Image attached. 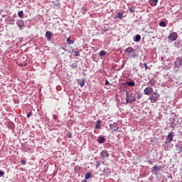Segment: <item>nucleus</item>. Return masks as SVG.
<instances>
[{"instance_id": "1", "label": "nucleus", "mask_w": 182, "mask_h": 182, "mask_svg": "<svg viewBox=\"0 0 182 182\" xmlns=\"http://www.w3.org/2000/svg\"><path fill=\"white\" fill-rule=\"evenodd\" d=\"M126 103H132V102H136V93L133 92H126Z\"/></svg>"}, {"instance_id": "2", "label": "nucleus", "mask_w": 182, "mask_h": 182, "mask_svg": "<svg viewBox=\"0 0 182 182\" xmlns=\"http://www.w3.org/2000/svg\"><path fill=\"white\" fill-rule=\"evenodd\" d=\"M177 38H178V35H177V33L176 32L170 33L168 37L171 42H174V41H177Z\"/></svg>"}, {"instance_id": "3", "label": "nucleus", "mask_w": 182, "mask_h": 182, "mask_svg": "<svg viewBox=\"0 0 182 182\" xmlns=\"http://www.w3.org/2000/svg\"><path fill=\"white\" fill-rule=\"evenodd\" d=\"M127 53H133L132 58H136V50L132 47H128L125 49Z\"/></svg>"}, {"instance_id": "4", "label": "nucleus", "mask_w": 182, "mask_h": 182, "mask_svg": "<svg viewBox=\"0 0 182 182\" xmlns=\"http://www.w3.org/2000/svg\"><path fill=\"white\" fill-rule=\"evenodd\" d=\"M153 87L149 86L146 87L144 90V94L146 95V96H150V95H151V93H153Z\"/></svg>"}, {"instance_id": "5", "label": "nucleus", "mask_w": 182, "mask_h": 182, "mask_svg": "<svg viewBox=\"0 0 182 182\" xmlns=\"http://www.w3.org/2000/svg\"><path fill=\"white\" fill-rule=\"evenodd\" d=\"M174 63H175V68H180L181 66L182 68V58L178 57L174 61Z\"/></svg>"}, {"instance_id": "6", "label": "nucleus", "mask_w": 182, "mask_h": 182, "mask_svg": "<svg viewBox=\"0 0 182 182\" xmlns=\"http://www.w3.org/2000/svg\"><path fill=\"white\" fill-rule=\"evenodd\" d=\"M159 97H160V95H151L149 98V100H151V103H156V102H157V100H159Z\"/></svg>"}, {"instance_id": "7", "label": "nucleus", "mask_w": 182, "mask_h": 182, "mask_svg": "<svg viewBox=\"0 0 182 182\" xmlns=\"http://www.w3.org/2000/svg\"><path fill=\"white\" fill-rule=\"evenodd\" d=\"M109 127L114 132H117L119 130V127H117V124H116V123L109 124Z\"/></svg>"}, {"instance_id": "8", "label": "nucleus", "mask_w": 182, "mask_h": 182, "mask_svg": "<svg viewBox=\"0 0 182 182\" xmlns=\"http://www.w3.org/2000/svg\"><path fill=\"white\" fill-rule=\"evenodd\" d=\"M166 140L167 141L166 143H171L173 141V132L168 134Z\"/></svg>"}, {"instance_id": "9", "label": "nucleus", "mask_w": 182, "mask_h": 182, "mask_svg": "<svg viewBox=\"0 0 182 182\" xmlns=\"http://www.w3.org/2000/svg\"><path fill=\"white\" fill-rule=\"evenodd\" d=\"M100 156L102 159H105V157H109V151L107 150H103L101 152Z\"/></svg>"}, {"instance_id": "10", "label": "nucleus", "mask_w": 182, "mask_h": 182, "mask_svg": "<svg viewBox=\"0 0 182 182\" xmlns=\"http://www.w3.org/2000/svg\"><path fill=\"white\" fill-rule=\"evenodd\" d=\"M46 38L48 39V41H50V39H52V32L46 31Z\"/></svg>"}, {"instance_id": "11", "label": "nucleus", "mask_w": 182, "mask_h": 182, "mask_svg": "<svg viewBox=\"0 0 182 182\" xmlns=\"http://www.w3.org/2000/svg\"><path fill=\"white\" fill-rule=\"evenodd\" d=\"M97 141H98V143L102 144L105 143V141H106V139H105V136H99L97 139Z\"/></svg>"}, {"instance_id": "12", "label": "nucleus", "mask_w": 182, "mask_h": 182, "mask_svg": "<svg viewBox=\"0 0 182 182\" xmlns=\"http://www.w3.org/2000/svg\"><path fill=\"white\" fill-rule=\"evenodd\" d=\"M159 3V0H150L149 4L151 6H156Z\"/></svg>"}, {"instance_id": "13", "label": "nucleus", "mask_w": 182, "mask_h": 182, "mask_svg": "<svg viewBox=\"0 0 182 182\" xmlns=\"http://www.w3.org/2000/svg\"><path fill=\"white\" fill-rule=\"evenodd\" d=\"M154 170L156 171V173H160V171L161 170V166H154L153 167Z\"/></svg>"}, {"instance_id": "14", "label": "nucleus", "mask_w": 182, "mask_h": 182, "mask_svg": "<svg viewBox=\"0 0 182 182\" xmlns=\"http://www.w3.org/2000/svg\"><path fill=\"white\" fill-rule=\"evenodd\" d=\"M115 18H118L119 19H122L123 18V12H119L115 16Z\"/></svg>"}, {"instance_id": "15", "label": "nucleus", "mask_w": 182, "mask_h": 182, "mask_svg": "<svg viewBox=\"0 0 182 182\" xmlns=\"http://www.w3.org/2000/svg\"><path fill=\"white\" fill-rule=\"evenodd\" d=\"M129 11L131 12V14H133V12L136 11V7L134 6H132L129 7Z\"/></svg>"}, {"instance_id": "16", "label": "nucleus", "mask_w": 182, "mask_h": 182, "mask_svg": "<svg viewBox=\"0 0 182 182\" xmlns=\"http://www.w3.org/2000/svg\"><path fill=\"white\" fill-rule=\"evenodd\" d=\"M141 39V36L138 34L136 36L135 39L134 41V42H140Z\"/></svg>"}, {"instance_id": "17", "label": "nucleus", "mask_w": 182, "mask_h": 182, "mask_svg": "<svg viewBox=\"0 0 182 182\" xmlns=\"http://www.w3.org/2000/svg\"><path fill=\"white\" fill-rule=\"evenodd\" d=\"M96 125H95V129H96V130H97V129H100V120H97V122H96Z\"/></svg>"}, {"instance_id": "18", "label": "nucleus", "mask_w": 182, "mask_h": 182, "mask_svg": "<svg viewBox=\"0 0 182 182\" xmlns=\"http://www.w3.org/2000/svg\"><path fill=\"white\" fill-rule=\"evenodd\" d=\"M159 26H161L162 28H166L167 26V24L166 23V21H161L159 23Z\"/></svg>"}, {"instance_id": "19", "label": "nucleus", "mask_w": 182, "mask_h": 182, "mask_svg": "<svg viewBox=\"0 0 182 182\" xmlns=\"http://www.w3.org/2000/svg\"><path fill=\"white\" fill-rule=\"evenodd\" d=\"M67 43L68 45H72V44L75 43V41L70 40V38H67Z\"/></svg>"}, {"instance_id": "20", "label": "nucleus", "mask_w": 182, "mask_h": 182, "mask_svg": "<svg viewBox=\"0 0 182 182\" xmlns=\"http://www.w3.org/2000/svg\"><path fill=\"white\" fill-rule=\"evenodd\" d=\"M85 180H89V178H92V175L90 173H86L85 176Z\"/></svg>"}, {"instance_id": "21", "label": "nucleus", "mask_w": 182, "mask_h": 182, "mask_svg": "<svg viewBox=\"0 0 182 182\" xmlns=\"http://www.w3.org/2000/svg\"><path fill=\"white\" fill-rule=\"evenodd\" d=\"M23 11H20L18 13V16H19L20 18H23Z\"/></svg>"}, {"instance_id": "22", "label": "nucleus", "mask_w": 182, "mask_h": 182, "mask_svg": "<svg viewBox=\"0 0 182 182\" xmlns=\"http://www.w3.org/2000/svg\"><path fill=\"white\" fill-rule=\"evenodd\" d=\"M128 86H134V85H136V83L134 82V81H129L127 82Z\"/></svg>"}, {"instance_id": "23", "label": "nucleus", "mask_w": 182, "mask_h": 182, "mask_svg": "<svg viewBox=\"0 0 182 182\" xmlns=\"http://www.w3.org/2000/svg\"><path fill=\"white\" fill-rule=\"evenodd\" d=\"M148 86H154V81L153 80H150L149 82H148Z\"/></svg>"}, {"instance_id": "24", "label": "nucleus", "mask_w": 182, "mask_h": 182, "mask_svg": "<svg viewBox=\"0 0 182 182\" xmlns=\"http://www.w3.org/2000/svg\"><path fill=\"white\" fill-rule=\"evenodd\" d=\"M106 55V51L105 50H101L100 52V56H105Z\"/></svg>"}, {"instance_id": "25", "label": "nucleus", "mask_w": 182, "mask_h": 182, "mask_svg": "<svg viewBox=\"0 0 182 182\" xmlns=\"http://www.w3.org/2000/svg\"><path fill=\"white\" fill-rule=\"evenodd\" d=\"M80 87H83L85 86V80L79 83Z\"/></svg>"}, {"instance_id": "26", "label": "nucleus", "mask_w": 182, "mask_h": 182, "mask_svg": "<svg viewBox=\"0 0 182 182\" xmlns=\"http://www.w3.org/2000/svg\"><path fill=\"white\" fill-rule=\"evenodd\" d=\"M20 163H21L22 166H26V161H25V160H21V161H20Z\"/></svg>"}, {"instance_id": "27", "label": "nucleus", "mask_w": 182, "mask_h": 182, "mask_svg": "<svg viewBox=\"0 0 182 182\" xmlns=\"http://www.w3.org/2000/svg\"><path fill=\"white\" fill-rule=\"evenodd\" d=\"M75 56H80V53H79V50L75 52Z\"/></svg>"}, {"instance_id": "28", "label": "nucleus", "mask_w": 182, "mask_h": 182, "mask_svg": "<svg viewBox=\"0 0 182 182\" xmlns=\"http://www.w3.org/2000/svg\"><path fill=\"white\" fill-rule=\"evenodd\" d=\"M144 66L145 68V70H147L149 69V66L147 65V63H144Z\"/></svg>"}, {"instance_id": "29", "label": "nucleus", "mask_w": 182, "mask_h": 182, "mask_svg": "<svg viewBox=\"0 0 182 182\" xmlns=\"http://www.w3.org/2000/svg\"><path fill=\"white\" fill-rule=\"evenodd\" d=\"M110 85V82H109V80H106V81H105V85L107 86V85Z\"/></svg>"}, {"instance_id": "30", "label": "nucleus", "mask_w": 182, "mask_h": 182, "mask_svg": "<svg viewBox=\"0 0 182 182\" xmlns=\"http://www.w3.org/2000/svg\"><path fill=\"white\" fill-rule=\"evenodd\" d=\"M31 116H32V112H30L27 114V117L29 118Z\"/></svg>"}, {"instance_id": "31", "label": "nucleus", "mask_w": 182, "mask_h": 182, "mask_svg": "<svg viewBox=\"0 0 182 182\" xmlns=\"http://www.w3.org/2000/svg\"><path fill=\"white\" fill-rule=\"evenodd\" d=\"M4 174H5V173L2 171H0V177H2V176H4Z\"/></svg>"}, {"instance_id": "32", "label": "nucleus", "mask_w": 182, "mask_h": 182, "mask_svg": "<svg viewBox=\"0 0 182 182\" xmlns=\"http://www.w3.org/2000/svg\"><path fill=\"white\" fill-rule=\"evenodd\" d=\"M152 95L159 96V93H157V91H156V92H154V94Z\"/></svg>"}, {"instance_id": "33", "label": "nucleus", "mask_w": 182, "mask_h": 182, "mask_svg": "<svg viewBox=\"0 0 182 182\" xmlns=\"http://www.w3.org/2000/svg\"><path fill=\"white\" fill-rule=\"evenodd\" d=\"M67 136H68V137H69L70 139H72V134L68 133V134H67Z\"/></svg>"}, {"instance_id": "34", "label": "nucleus", "mask_w": 182, "mask_h": 182, "mask_svg": "<svg viewBox=\"0 0 182 182\" xmlns=\"http://www.w3.org/2000/svg\"><path fill=\"white\" fill-rule=\"evenodd\" d=\"M99 166H100V162L97 161V167H99Z\"/></svg>"}, {"instance_id": "35", "label": "nucleus", "mask_w": 182, "mask_h": 182, "mask_svg": "<svg viewBox=\"0 0 182 182\" xmlns=\"http://www.w3.org/2000/svg\"><path fill=\"white\" fill-rule=\"evenodd\" d=\"M138 99H140V95L138 96Z\"/></svg>"}]
</instances>
